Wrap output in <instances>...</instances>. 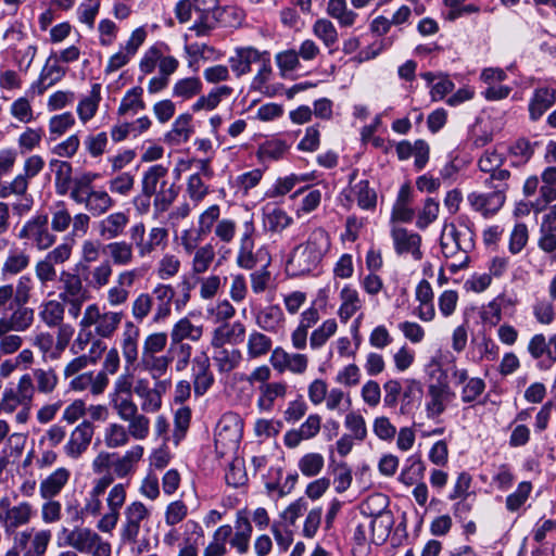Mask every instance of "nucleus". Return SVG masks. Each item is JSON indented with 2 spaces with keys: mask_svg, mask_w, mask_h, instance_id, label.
I'll return each instance as SVG.
<instances>
[{
  "mask_svg": "<svg viewBox=\"0 0 556 556\" xmlns=\"http://www.w3.org/2000/svg\"><path fill=\"white\" fill-rule=\"evenodd\" d=\"M203 336V326L193 324L188 317L177 320L169 332V339L173 343L188 344L186 340L198 342Z\"/></svg>",
  "mask_w": 556,
  "mask_h": 556,
  "instance_id": "obj_30",
  "label": "nucleus"
},
{
  "mask_svg": "<svg viewBox=\"0 0 556 556\" xmlns=\"http://www.w3.org/2000/svg\"><path fill=\"white\" fill-rule=\"evenodd\" d=\"M167 355L170 358V364L175 363V370L178 372L184 371L191 362L192 348L190 344H180L169 342Z\"/></svg>",
  "mask_w": 556,
  "mask_h": 556,
  "instance_id": "obj_63",
  "label": "nucleus"
},
{
  "mask_svg": "<svg viewBox=\"0 0 556 556\" xmlns=\"http://www.w3.org/2000/svg\"><path fill=\"white\" fill-rule=\"evenodd\" d=\"M143 456V447L135 445L126 451L122 456L115 453L113 462V472L117 478H125L135 471L136 464Z\"/></svg>",
  "mask_w": 556,
  "mask_h": 556,
  "instance_id": "obj_35",
  "label": "nucleus"
},
{
  "mask_svg": "<svg viewBox=\"0 0 556 556\" xmlns=\"http://www.w3.org/2000/svg\"><path fill=\"white\" fill-rule=\"evenodd\" d=\"M30 376L33 378V381H36V391L42 394L52 393L55 390L59 382L56 372L52 368H35L33 370V375Z\"/></svg>",
  "mask_w": 556,
  "mask_h": 556,
  "instance_id": "obj_59",
  "label": "nucleus"
},
{
  "mask_svg": "<svg viewBox=\"0 0 556 556\" xmlns=\"http://www.w3.org/2000/svg\"><path fill=\"white\" fill-rule=\"evenodd\" d=\"M62 291L59 294L61 301H75L76 299L88 298V291L83 285L79 275L62 271L60 276Z\"/></svg>",
  "mask_w": 556,
  "mask_h": 556,
  "instance_id": "obj_34",
  "label": "nucleus"
},
{
  "mask_svg": "<svg viewBox=\"0 0 556 556\" xmlns=\"http://www.w3.org/2000/svg\"><path fill=\"white\" fill-rule=\"evenodd\" d=\"M245 336V326L240 321L225 324L214 330L212 345L220 348L225 343L239 344Z\"/></svg>",
  "mask_w": 556,
  "mask_h": 556,
  "instance_id": "obj_33",
  "label": "nucleus"
},
{
  "mask_svg": "<svg viewBox=\"0 0 556 556\" xmlns=\"http://www.w3.org/2000/svg\"><path fill=\"white\" fill-rule=\"evenodd\" d=\"M154 302L148 292L139 293L131 302V316L138 324L142 323L150 314H154Z\"/></svg>",
  "mask_w": 556,
  "mask_h": 556,
  "instance_id": "obj_64",
  "label": "nucleus"
},
{
  "mask_svg": "<svg viewBox=\"0 0 556 556\" xmlns=\"http://www.w3.org/2000/svg\"><path fill=\"white\" fill-rule=\"evenodd\" d=\"M290 146L282 139L271 138L261 143L256 156L261 162L278 161L289 151Z\"/></svg>",
  "mask_w": 556,
  "mask_h": 556,
  "instance_id": "obj_46",
  "label": "nucleus"
},
{
  "mask_svg": "<svg viewBox=\"0 0 556 556\" xmlns=\"http://www.w3.org/2000/svg\"><path fill=\"white\" fill-rule=\"evenodd\" d=\"M370 532V542L376 545L383 544L391 531L393 518L390 511H380L374 516L365 517Z\"/></svg>",
  "mask_w": 556,
  "mask_h": 556,
  "instance_id": "obj_32",
  "label": "nucleus"
},
{
  "mask_svg": "<svg viewBox=\"0 0 556 556\" xmlns=\"http://www.w3.org/2000/svg\"><path fill=\"white\" fill-rule=\"evenodd\" d=\"M70 388L76 392L89 390L92 395H100L104 393L105 388L98 384V376L93 371H87L74 376L70 381Z\"/></svg>",
  "mask_w": 556,
  "mask_h": 556,
  "instance_id": "obj_55",
  "label": "nucleus"
},
{
  "mask_svg": "<svg viewBox=\"0 0 556 556\" xmlns=\"http://www.w3.org/2000/svg\"><path fill=\"white\" fill-rule=\"evenodd\" d=\"M540 198L531 203L534 213L542 212L546 205L556 201V166H547L541 173Z\"/></svg>",
  "mask_w": 556,
  "mask_h": 556,
  "instance_id": "obj_24",
  "label": "nucleus"
},
{
  "mask_svg": "<svg viewBox=\"0 0 556 556\" xmlns=\"http://www.w3.org/2000/svg\"><path fill=\"white\" fill-rule=\"evenodd\" d=\"M51 172L54 174V188L59 195L70 194L74 188L73 166L67 161L52 159L49 163Z\"/></svg>",
  "mask_w": 556,
  "mask_h": 556,
  "instance_id": "obj_26",
  "label": "nucleus"
},
{
  "mask_svg": "<svg viewBox=\"0 0 556 556\" xmlns=\"http://www.w3.org/2000/svg\"><path fill=\"white\" fill-rule=\"evenodd\" d=\"M338 330V324L336 319L329 318L321 323L309 337V346L312 350H319L327 341L334 336Z\"/></svg>",
  "mask_w": 556,
  "mask_h": 556,
  "instance_id": "obj_58",
  "label": "nucleus"
},
{
  "mask_svg": "<svg viewBox=\"0 0 556 556\" xmlns=\"http://www.w3.org/2000/svg\"><path fill=\"white\" fill-rule=\"evenodd\" d=\"M66 533L65 544L73 549L91 554V556H111L110 542L102 539L96 531L87 527H75L72 530L63 529Z\"/></svg>",
  "mask_w": 556,
  "mask_h": 556,
  "instance_id": "obj_8",
  "label": "nucleus"
},
{
  "mask_svg": "<svg viewBox=\"0 0 556 556\" xmlns=\"http://www.w3.org/2000/svg\"><path fill=\"white\" fill-rule=\"evenodd\" d=\"M96 175L85 174L76 178L74 188L71 192V199L93 217L106 214L114 205L115 201L110 193L103 189H94L92 181Z\"/></svg>",
  "mask_w": 556,
  "mask_h": 556,
  "instance_id": "obj_2",
  "label": "nucleus"
},
{
  "mask_svg": "<svg viewBox=\"0 0 556 556\" xmlns=\"http://www.w3.org/2000/svg\"><path fill=\"white\" fill-rule=\"evenodd\" d=\"M136 384L135 376L127 368L124 372L119 374L114 382L112 391L109 393V405L112 409H117L136 403L132 400L134 388Z\"/></svg>",
  "mask_w": 556,
  "mask_h": 556,
  "instance_id": "obj_14",
  "label": "nucleus"
},
{
  "mask_svg": "<svg viewBox=\"0 0 556 556\" xmlns=\"http://www.w3.org/2000/svg\"><path fill=\"white\" fill-rule=\"evenodd\" d=\"M504 156L497 153L495 150H486L478 161L479 169L485 174L484 177H481L482 185H491L493 182H497V180H493L494 177L497 178V175L505 174L502 182L508 184L510 179V172L506 168H502L504 163Z\"/></svg>",
  "mask_w": 556,
  "mask_h": 556,
  "instance_id": "obj_17",
  "label": "nucleus"
},
{
  "mask_svg": "<svg viewBox=\"0 0 556 556\" xmlns=\"http://www.w3.org/2000/svg\"><path fill=\"white\" fill-rule=\"evenodd\" d=\"M340 307L338 315L340 319L346 323L362 307V300L358 291L351 285H345L340 291Z\"/></svg>",
  "mask_w": 556,
  "mask_h": 556,
  "instance_id": "obj_39",
  "label": "nucleus"
},
{
  "mask_svg": "<svg viewBox=\"0 0 556 556\" xmlns=\"http://www.w3.org/2000/svg\"><path fill=\"white\" fill-rule=\"evenodd\" d=\"M84 280L92 289L99 290L105 287L113 275V266L109 260L102 261L93 268L83 266Z\"/></svg>",
  "mask_w": 556,
  "mask_h": 556,
  "instance_id": "obj_37",
  "label": "nucleus"
},
{
  "mask_svg": "<svg viewBox=\"0 0 556 556\" xmlns=\"http://www.w3.org/2000/svg\"><path fill=\"white\" fill-rule=\"evenodd\" d=\"M330 249V237L323 228L311 231L305 242L296 245L288 260V270L293 276L308 274L316 269Z\"/></svg>",
  "mask_w": 556,
  "mask_h": 556,
  "instance_id": "obj_1",
  "label": "nucleus"
},
{
  "mask_svg": "<svg viewBox=\"0 0 556 556\" xmlns=\"http://www.w3.org/2000/svg\"><path fill=\"white\" fill-rule=\"evenodd\" d=\"M35 384L29 374H24L20 377L15 387H8L4 389L1 401L0 410L11 414L17 407H30L35 396Z\"/></svg>",
  "mask_w": 556,
  "mask_h": 556,
  "instance_id": "obj_11",
  "label": "nucleus"
},
{
  "mask_svg": "<svg viewBox=\"0 0 556 556\" xmlns=\"http://www.w3.org/2000/svg\"><path fill=\"white\" fill-rule=\"evenodd\" d=\"M265 227L271 232H281L288 228L293 219L286 211L280 207H274L270 211L264 212L263 218Z\"/></svg>",
  "mask_w": 556,
  "mask_h": 556,
  "instance_id": "obj_60",
  "label": "nucleus"
},
{
  "mask_svg": "<svg viewBox=\"0 0 556 556\" xmlns=\"http://www.w3.org/2000/svg\"><path fill=\"white\" fill-rule=\"evenodd\" d=\"M256 65L257 72L252 78L251 89L262 91L273 76L271 56L267 50H263V56Z\"/></svg>",
  "mask_w": 556,
  "mask_h": 556,
  "instance_id": "obj_57",
  "label": "nucleus"
},
{
  "mask_svg": "<svg viewBox=\"0 0 556 556\" xmlns=\"http://www.w3.org/2000/svg\"><path fill=\"white\" fill-rule=\"evenodd\" d=\"M236 532L229 538V543L239 554H245L249 551L250 539L252 535V526L249 518L241 513L238 514L235 526Z\"/></svg>",
  "mask_w": 556,
  "mask_h": 556,
  "instance_id": "obj_38",
  "label": "nucleus"
},
{
  "mask_svg": "<svg viewBox=\"0 0 556 556\" xmlns=\"http://www.w3.org/2000/svg\"><path fill=\"white\" fill-rule=\"evenodd\" d=\"M17 237L40 251L48 250L56 241V236L49 229V216L43 213L36 214L26 220Z\"/></svg>",
  "mask_w": 556,
  "mask_h": 556,
  "instance_id": "obj_10",
  "label": "nucleus"
},
{
  "mask_svg": "<svg viewBox=\"0 0 556 556\" xmlns=\"http://www.w3.org/2000/svg\"><path fill=\"white\" fill-rule=\"evenodd\" d=\"M232 93V88L228 86H219L211 90L206 96L197 100L192 105L193 111L213 110L224 98H228Z\"/></svg>",
  "mask_w": 556,
  "mask_h": 556,
  "instance_id": "obj_62",
  "label": "nucleus"
},
{
  "mask_svg": "<svg viewBox=\"0 0 556 556\" xmlns=\"http://www.w3.org/2000/svg\"><path fill=\"white\" fill-rule=\"evenodd\" d=\"M168 168L162 164H155L142 174L141 179V193L143 195H153L156 193L162 185V181H166Z\"/></svg>",
  "mask_w": 556,
  "mask_h": 556,
  "instance_id": "obj_41",
  "label": "nucleus"
},
{
  "mask_svg": "<svg viewBox=\"0 0 556 556\" xmlns=\"http://www.w3.org/2000/svg\"><path fill=\"white\" fill-rule=\"evenodd\" d=\"M191 372L194 394L197 396L204 395L215 381L214 374L211 370L210 358L205 353H202L192 359Z\"/></svg>",
  "mask_w": 556,
  "mask_h": 556,
  "instance_id": "obj_19",
  "label": "nucleus"
},
{
  "mask_svg": "<svg viewBox=\"0 0 556 556\" xmlns=\"http://www.w3.org/2000/svg\"><path fill=\"white\" fill-rule=\"evenodd\" d=\"M45 167V160L37 154L28 156L23 165V173L13 178L12 189L15 197H24L28 190L29 180L41 173Z\"/></svg>",
  "mask_w": 556,
  "mask_h": 556,
  "instance_id": "obj_23",
  "label": "nucleus"
},
{
  "mask_svg": "<svg viewBox=\"0 0 556 556\" xmlns=\"http://www.w3.org/2000/svg\"><path fill=\"white\" fill-rule=\"evenodd\" d=\"M71 478V471L65 467H59L39 483V494L42 500H51L58 496Z\"/></svg>",
  "mask_w": 556,
  "mask_h": 556,
  "instance_id": "obj_28",
  "label": "nucleus"
},
{
  "mask_svg": "<svg viewBox=\"0 0 556 556\" xmlns=\"http://www.w3.org/2000/svg\"><path fill=\"white\" fill-rule=\"evenodd\" d=\"M140 365L153 380H162L170 366V358L166 354H141Z\"/></svg>",
  "mask_w": 556,
  "mask_h": 556,
  "instance_id": "obj_40",
  "label": "nucleus"
},
{
  "mask_svg": "<svg viewBox=\"0 0 556 556\" xmlns=\"http://www.w3.org/2000/svg\"><path fill=\"white\" fill-rule=\"evenodd\" d=\"M10 315L0 318V337L10 331L24 332L28 330L35 320V312L26 304H15Z\"/></svg>",
  "mask_w": 556,
  "mask_h": 556,
  "instance_id": "obj_15",
  "label": "nucleus"
},
{
  "mask_svg": "<svg viewBox=\"0 0 556 556\" xmlns=\"http://www.w3.org/2000/svg\"><path fill=\"white\" fill-rule=\"evenodd\" d=\"M285 320L283 313L278 305H270L256 314V325L268 332H276Z\"/></svg>",
  "mask_w": 556,
  "mask_h": 556,
  "instance_id": "obj_48",
  "label": "nucleus"
},
{
  "mask_svg": "<svg viewBox=\"0 0 556 556\" xmlns=\"http://www.w3.org/2000/svg\"><path fill=\"white\" fill-rule=\"evenodd\" d=\"M154 302V314L152 315V321L160 324L167 319L172 314V304L175 298V290L170 285L157 283L152 292Z\"/></svg>",
  "mask_w": 556,
  "mask_h": 556,
  "instance_id": "obj_21",
  "label": "nucleus"
},
{
  "mask_svg": "<svg viewBox=\"0 0 556 556\" xmlns=\"http://www.w3.org/2000/svg\"><path fill=\"white\" fill-rule=\"evenodd\" d=\"M287 383L282 381L261 384L258 388L257 407L264 412H270L277 399H283L287 394Z\"/></svg>",
  "mask_w": 556,
  "mask_h": 556,
  "instance_id": "obj_36",
  "label": "nucleus"
},
{
  "mask_svg": "<svg viewBox=\"0 0 556 556\" xmlns=\"http://www.w3.org/2000/svg\"><path fill=\"white\" fill-rule=\"evenodd\" d=\"M143 89L139 86L129 89L121 100V104L117 109L119 116H126L128 114L135 115L138 112L146 109V103L142 99Z\"/></svg>",
  "mask_w": 556,
  "mask_h": 556,
  "instance_id": "obj_49",
  "label": "nucleus"
},
{
  "mask_svg": "<svg viewBox=\"0 0 556 556\" xmlns=\"http://www.w3.org/2000/svg\"><path fill=\"white\" fill-rule=\"evenodd\" d=\"M262 56L263 51L252 46L239 47L235 49L228 62L236 77H241L251 73L252 64H257Z\"/></svg>",
  "mask_w": 556,
  "mask_h": 556,
  "instance_id": "obj_22",
  "label": "nucleus"
},
{
  "mask_svg": "<svg viewBox=\"0 0 556 556\" xmlns=\"http://www.w3.org/2000/svg\"><path fill=\"white\" fill-rule=\"evenodd\" d=\"M321 427V417L318 414H311L304 422L296 429L287 431L283 435L285 445L289 448H295L302 441L315 438Z\"/></svg>",
  "mask_w": 556,
  "mask_h": 556,
  "instance_id": "obj_20",
  "label": "nucleus"
},
{
  "mask_svg": "<svg viewBox=\"0 0 556 556\" xmlns=\"http://www.w3.org/2000/svg\"><path fill=\"white\" fill-rule=\"evenodd\" d=\"M34 506L26 501L12 506L10 498L0 495V525L4 533L11 536L20 528L27 526L35 516Z\"/></svg>",
  "mask_w": 556,
  "mask_h": 556,
  "instance_id": "obj_9",
  "label": "nucleus"
},
{
  "mask_svg": "<svg viewBox=\"0 0 556 556\" xmlns=\"http://www.w3.org/2000/svg\"><path fill=\"white\" fill-rule=\"evenodd\" d=\"M124 314L122 312L106 311L97 303L86 306L78 327L89 328L100 339H110L117 331Z\"/></svg>",
  "mask_w": 556,
  "mask_h": 556,
  "instance_id": "obj_4",
  "label": "nucleus"
},
{
  "mask_svg": "<svg viewBox=\"0 0 556 556\" xmlns=\"http://www.w3.org/2000/svg\"><path fill=\"white\" fill-rule=\"evenodd\" d=\"M273 341L266 334L253 330L247 342V354L250 359L261 358L271 351Z\"/></svg>",
  "mask_w": 556,
  "mask_h": 556,
  "instance_id": "obj_52",
  "label": "nucleus"
},
{
  "mask_svg": "<svg viewBox=\"0 0 556 556\" xmlns=\"http://www.w3.org/2000/svg\"><path fill=\"white\" fill-rule=\"evenodd\" d=\"M121 367V356L116 348L110 349L102 362L101 369L96 374L98 376V384L106 389L110 383V376L117 374Z\"/></svg>",
  "mask_w": 556,
  "mask_h": 556,
  "instance_id": "obj_51",
  "label": "nucleus"
},
{
  "mask_svg": "<svg viewBox=\"0 0 556 556\" xmlns=\"http://www.w3.org/2000/svg\"><path fill=\"white\" fill-rule=\"evenodd\" d=\"M17 153L12 149H4L0 151V198L7 199L15 195L12 189L13 180L8 182L3 181L2 177L8 175L15 165Z\"/></svg>",
  "mask_w": 556,
  "mask_h": 556,
  "instance_id": "obj_44",
  "label": "nucleus"
},
{
  "mask_svg": "<svg viewBox=\"0 0 556 556\" xmlns=\"http://www.w3.org/2000/svg\"><path fill=\"white\" fill-rule=\"evenodd\" d=\"M232 534V528L224 525L214 532L212 542L204 548L203 556H225L227 554L226 543Z\"/></svg>",
  "mask_w": 556,
  "mask_h": 556,
  "instance_id": "obj_56",
  "label": "nucleus"
},
{
  "mask_svg": "<svg viewBox=\"0 0 556 556\" xmlns=\"http://www.w3.org/2000/svg\"><path fill=\"white\" fill-rule=\"evenodd\" d=\"M129 216L125 212H114L102 218L97 226L99 236L106 240H115L125 233Z\"/></svg>",
  "mask_w": 556,
  "mask_h": 556,
  "instance_id": "obj_25",
  "label": "nucleus"
},
{
  "mask_svg": "<svg viewBox=\"0 0 556 556\" xmlns=\"http://www.w3.org/2000/svg\"><path fill=\"white\" fill-rule=\"evenodd\" d=\"M66 71L58 64V60L51 55L42 67L38 79L33 83L30 89L38 94H42L49 87L60 81Z\"/></svg>",
  "mask_w": 556,
  "mask_h": 556,
  "instance_id": "obj_29",
  "label": "nucleus"
},
{
  "mask_svg": "<svg viewBox=\"0 0 556 556\" xmlns=\"http://www.w3.org/2000/svg\"><path fill=\"white\" fill-rule=\"evenodd\" d=\"M64 303L59 300L43 301L39 306V318L48 328H54L64 323Z\"/></svg>",
  "mask_w": 556,
  "mask_h": 556,
  "instance_id": "obj_43",
  "label": "nucleus"
},
{
  "mask_svg": "<svg viewBox=\"0 0 556 556\" xmlns=\"http://www.w3.org/2000/svg\"><path fill=\"white\" fill-rule=\"evenodd\" d=\"M505 174L494 177L491 185H482L484 188L490 189L489 192H471L467 197L470 206L482 214L484 217L495 215L504 205L506 201V192L509 189V184L502 182Z\"/></svg>",
  "mask_w": 556,
  "mask_h": 556,
  "instance_id": "obj_7",
  "label": "nucleus"
},
{
  "mask_svg": "<svg viewBox=\"0 0 556 556\" xmlns=\"http://www.w3.org/2000/svg\"><path fill=\"white\" fill-rule=\"evenodd\" d=\"M191 255V271L194 275H202L210 269L215 260V249L211 243H206L192 252Z\"/></svg>",
  "mask_w": 556,
  "mask_h": 556,
  "instance_id": "obj_53",
  "label": "nucleus"
},
{
  "mask_svg": "<svg viewBox=\"0 0 556 556\" xmlns=\"http://www.w3.org/2000/svg\"><path fill=\"white\" fill-rule=\"evenodd\" d=\"M153 195L154 211L157 214H162L168 211L178 197V188L174 184L167 186V181H162L160 190Z\"/></svg>",
  "mask_w": 556,
  "mask_h": 556,
  "instance_id": "obj_61",
  "label": "nucleus"
},
{
  "mask_svg": "<svg viewBox=\"0 0 556 556\" xmlns=\"http://www.w3.org/2000/svg\"><path fill=\"white\" fill-rule=\"evenodd\" d=\"M556 101L554 89L539 88L534 91L529 104L530 116L533 121L539 119Z\"/></svg>",
  "mask_w": 556,
  "mask_h": 556,
  "instance_id": "obj_45",
  "label": "nucleus"
},
{
  "mask_svg": "<svg viewBox=\"0 0 556 556\" xmlns=\"http://www.w3.org/2000/svg\"><path fill=\"white\" fill-rule=\"evenodd\" d=\"M538 247L545 253L556 249V204L549 206L542 216Z\"/></svg>",
  "mask_w": 556,
  "mask_h": 556,
  "instance_id": "obj_27",
  "label": "nucleus"
},
{
  "mask_svg": "<svg viewBox=\"0 0 556 556\" xmlns=\"http://www.w3.org/2000/svg\"><path fill=\"white\" fill-rule=\"evenodd\" d=\"M451 390L446 383H431L428 387V402L426 404L427 416L429 418L439 417L446 407L450 400Z\"/></svg>",
  "mask_w": 556,
  "mask_h": 556,
  "instance_id": "obj_31",
  "label": "nucleus"
},
{
  "mask_svg": "<svg viewBox=\"0 0 556 556\" xmlns=\"http://www.w3.org/2000/svg\"><path fill=\"white\" fill-rule=\"evenodd\" d=\"M110 262L115 266H128L135 258L134 247L125 240L112 241L105 245Z\"/></svg>",
  "mask_w": 556,
  "mask_h": 556,
  "instance_id": "obj_42",
  "label": "nucleus"
},
{
  "mask_svg": "<svg viewBox=\"0 0 556 556\" xmlns=\"http://www.w3.org/2000/svg\"><path fill=\"white\" fill-rule=\"evenodd\" d=\"M255 236L256 227L254 220L250 218L243 223L236 256V264L242 269L251 270L258 264H265V267H268L271 262L266 245L255 250Z\"/></svg>",
  "mask_w": 556,
  "mask_h": 556,
  "instance_id": "obj_3",
  "label": "nucleus"
},
{
  "mask_svg": "<svg viewBox=\"0 0 556 556\" xmlns=\"http://www.w3.org/2000/svg\"><path fill=\"white\" fill-rule=\"evenodd\" d=\"M170 387V380H154L151 387L146 378L136 380L134 393L141 400L140 409L143 413L154 414L162 407V397Z\"/></svg>",
  "mask_w": 556,
  "mask_h": 556,
  "instance_id": "obj_12",
  "label": "nucleus"
},
{
  "mask_svg": "<svg viewBox=\"0 0 556 556\" xmlns=\"http://www.w3.org/2000/svg\"><path fill=\"white\" fill-rule=\"evenodd\" d=\"M151 510L142 502L129 503L123 511L119 540L125 545L137 543L141 530L149 532Z\"/></svg>",
  "mask_w": 556,
  "mask_h": 556,
  "instance_id": "obj_6",
  "label": "nucleus"
},
{
  "mask_svg": "<svg viewBox=\"0 0 556 556\" xmlns=\"http://www.w3.org/2000/svg\"><path fill=\"white\" fill-rule=\"evenodd\" d=\"M130 437L126 426L119 422H110L103 432V441L108 448L114 450L126 446Z\"/></svg>",
  "mask_w": 556,
  "mask_h": 556,
  "instance_id": "obj_50",
  "label": "nucleus"
},
{
  "mask_svg": "<svg viewBox=\"0 0 556 556\" xmlns=\"http://www.w3.org/2000/svg\"><path fill=\"white\" fill-rule=\"evenodd\" d=\"M391 237L396 254H410L415 261H420L422 258V252L420 250V235L409 231L403 227H393L391 230Z\"/></svg>",
  "mask_w": 556,
  "mask_h": 556,
  "instance_id": "obj_16",
  "label": "nucleus"
},
{
  "mask_svg": "<svg viewBox=\"0 0 556 556\" xmlns=\"http://www.w3.org/2000/svg\"><path fill=\"white\" fill-rule=\"evenodd\" d=\"M93 426L90 421L80 422L71 433L64 445V453L72 459H78L89 447L93 437Z\"/></svg>",
  "mask_w": 556,
  "mask_h": 556,
  "instance_id": "obj_18",
  "label": "nucleus"
},
{
  "mask_svg": "<svg viewBox=\"0 0 556 556\" xmlns=\"http://www.w3.org/2000/svg\"><path fill=\"white\" fill-rule=\"evenodd\" d=\"M441 249L445 257L459 255L458 263L453 264L454 268H462L468 262V252L473 248L472 233L469 228L458 229L454 224L444 225L441 232Z\"/></svg>",
  "mask_w": 556,
  "mask_h": 556,
  "instance_id": "obj_5",
  "label": "nucleus"
},
{
  "mask_svg": "<svg viewBox=\"0 0 556 556\" xmlns=\"http://www.w3.org/2000/svg\"><path fill=\"white\" fill-rule=\"evenodd\" d=\"M327 14L337 20L342 27L352 26L357 17V14L348 8L346 0H329Z\"/></svg>",
  "mask_w": 556,
  "mask_h": 556,
  "instance_id": "obj_54",
  "label": "nucleus"
},
{
  "mask_svg": "<svg viewBox=\"0 0 556 556\" xmlns=\"http://www.w3.org/2000/svg\"><path fill=\"white\" fill-rule=\"evenodd\" d=\"M191 121L192 116L188 113L179 115L165 135V140L170 144L187 142L192 134Z\"/></svg>",
  "mask_w": 556,
  "mask_h": 556,
  "instance_id": "obj_47",
  "label": "nucleus"
},
{
  "mask_svg": "<svg viewBox=\"0 0 556 556\" xmlns=\"http://www.w3.org/2000/svg\"><path fill=\"white\" fill-rule=\"evenodd\" d=\"M113 410L122 421L128 424L126 429L131 439L142 441L149 437L150 419L139 412L136 403Z\"/></svg>",
  "mask_w": 556,
  "mask_h": 556,
  "instance_id": "obj_13",
  "label": "nucleus"
}]
</instances>
